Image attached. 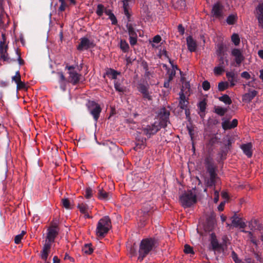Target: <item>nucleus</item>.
Instances as JSON below:
<instances>
[{
	"label": "nucleus",
	"mask_w": 263,
	"mask_h": 263,
	"mask_svg": "<svg viewBox=\"0 0 263 263\" xmlns=\"http://www.w3.org/2000/svg\"><path fill=\"white\" fill-rule=\"evenodd\" d=\"M157 245V240L154 238L150 237L143 239L139 245L138 260L142 262L147 255L156 249Z\"/></svg>",
	"instance_id": "obj_1"
},
{
	"label": "nucleus",
	"mask_w": 263,
	"mask_h": 263,
	"mask_svg": "<svg viewBox=\"0 0 263 263\" xmlns=\"http://www.w3.org/2000/svg\"><path fill=\"white\" fill-rule=\"evenodd\" d=\"M111 228L110 219L108 216H105L99 220L96 228V235L103 237Z\"/></svg>",
	"instance_id": "obj_2"
},
{
	"label": "nucleus",
	"mask_w": 263,
	"mask_h": 263,
	"mask_svg": "<svg viewBox=\"0 0 263 263\" xmlns=\"http://www.w3.org/2000/svg\"><path fill=\"white\" fill-rule=\"evenodd\" d=\"M179 201L184 208H189L196 203L197 196L189 190L180 196Z\"/></svg>",
	"instance_id": "obj_3"
},
{
	"label": "nucleus",
	"mask_w": 263,
	"mask_h": 263,
	"mask_svg": "<svg viewBox=\"0 0 263 263\" xmlns=\"http://www.w3.org/2000/svg\"><path fill=\"white\" fill-rule=\"evenodd\" d=\"M88 110L97 123L100 117L102 108L100 105L94 101H89L86 104Z\"/></svg>",
	"instance_id": "obj_4"
},
{
	"label": "nucleus",
	"mask_w": 263,
	"mask_h": 263,
	"mask_svg": "<svg viewBox=\"0 0 263 263\" xmlns=\"http://www.w3.org/2000/svg\"><path fill=\"white\" fill-rule=\"evenodd\" d=\"M170 115V110L165 107L160 108L158 112V121L157 123H160V125L162 128H165L167 126V123H170L169 117Z\"/></svg>",
	"instance_id": "obj_5"
},
{
	"label": "nucleus",
	"mask_w": 263,
	"mask_h": 263,
	"mask_svg": "<svg viewBox=\"0 0 263 263\" xmlns=\"http://www.w3.org/2000/svg\"><path fill=\"white\" fill-rule=\"evenodd\" d=\"M161 128L162 127L160 125V123L155 121L153 124L142 127V132L143 134L147 136V138H150L160 130Z\"/></svg>",
	"instance_id": "obj_6"
},
{
	"label": "nucleus",
	"mask_w": 263,
	"mask_h": 263,
	"mask_svg": "<svg viewBox=\"0 0 263 263\" xmlns=\"http://www.w3.org/2000/svg\"><path fill=\"white\" fill-rule=\"evenodd\" d=\"M137 87L138 90L142 94L143 99L148 101L152 100V96L149 91V86L147 83H139Z\"/></svg>",
	"instance_id": "obj_7"
},
{
	"label": "nucleus",
	"mask_w": 263,
	"mask_h": 263,
	"mask_svg": "<svg viewBox=\"0 0 263 263\" xmlns=\"http://www.w3.org/2000/svg\"><path fill=\"white\" fill-rule=\"evenodd\" d=\"M80 40V43L77 46V49L79 51L92 48L96 46L93 41L90 40L86 37H82Z\"/></svg>",
	"instance_id": "obj_8"
},
{
	"label": "nucleus",
	"mask_w": 263,
	"mask_h": 263,
	"mask_svg": "<svg viewBox=\"0 0 263 263\" xmlns=\"http://www.w3.org/2000/svg\"><path fill=\"white\" fill-rule=\"evenodd\" d=\"M59 229L57 226H52L48 229L45 242L51 244L54 241L55 238L59 234Z\"/></svg>",
	"instance_id": "obj_9"
},
{
	"label": "nucleus",
	"mask_w": 263,
	"mask_h": 263,
	"mask_svg": "<svg viewBox=\"0 0 263 263\" xmlns=\"http://www.w3.org/2000/svg\"><path fill=\"white\" fill-rule=\"evenodd\" d=\"M128 33L129 35V40L130 44L132 46H134L137 43V34L135 31L133 25L127 23L126 25Z\"/></svg>",
	"instance_id": "obj_10"
},
{
	"label": "nucleus",
	"mask_w": 263,
	"mask_h": 263,
	"mask_svg": "<svg viewBox=\"0 0 263 263\" xmlns=\"http://www.w3.org/2000/svg\"><path fill=\"white\" fill-rule=\"evenodd\" d=\"M204 164L207 172L211 174H217L216 171V166L214 164V160L210 156H207L204 159Z\"/></svg>",
	"instance_id": "obj_11"
},
{
	"label": "nucleus",
	"mask_w": 263,
	"mask_h": 263,
	"mask_svg": "<svg viewBox=\"0 0 263 263\" xmlns=\"http://www.w3.org/2000/svg\"><path fill=\"white\" fill-rule=\"evenodd\" d=\"M3 41L0 42V59L4 61H8L9 60L8 53V46L5 45V35L3 34Z\"/></svg>",
	"instance_id": "obj_12"
},
{
	"label": "nucleus",
	"mask_w": 263,
	"mask_h": 263,
	"mask_svg": "<svg viewBox=\"0 0 263 263\" xmlns=\"http://www.w3.org/2000/svg\"><path fill=\"white\" fill-rule=\"evenodd\" d=\"M231 55L235 58V61L238 66H239L244 60L245 57L242 51L238 48H233L231 50Z\"/></svg>",
	"instance_id": "obj_13"
},
{
	"label": "nucleus",
	"mask_w": 263,
	"mask_h": 263,
	"mask_svg": "<svg viewBox=\"0 0 263 263\" xmlns=\"http://www.w3.org/2000/svg\"><path fill=\"white\" fill-rule=\"evenodd\" d=\"M68 73L69 74L68 82L71 83L73 85H76L79 83L82 77L81 74L78 73L76 71H68Z\"/></svg>",
	"instance_id": "obj_14"
},
{
	"label": "nucleus",
	"mask_w": 263,
	"mask_h": 263,
	"mask_svg": "<svg viewBox=\"0 0 263 263\" xmlns=\"http://www.w3.org/2000/svg\"><path fill=\"white\" fill-rule=\"evenodd\" d=\"M51 245L47 242H45L43 248L41 252V257L46 262L47 260L49 254L50 252Z\"/></svg>",
	"instance_id": "obj_15"
},
{
	"label": "nucleus",
	"mask_w": 263,
	"mask_h": 263,
	"mask_svg": "<svg viewBox=\"0 0 263 263\" xmlns=\"http://www.w3.org/2000/svg\"><path fill=\"white\" fill-rule=\"evenodd\" d=\"M258 92L256 90H249L248 93H245L242 96V101L246 103H250L256 95Z\"/></svg>",
	"instance_id": "obj_16"
},
{
	"label": "nucleus",
	"mask_w": 263,
	"mask_h": 263,
	"mask_svg": "<svg viewBox=\"0 0 263 263\" xmlns=\"http://www.w3.org/2000/svg\"><path fill=\"white\" fill-rule=\"evenodd\" d=\"M118 149V147L116 145L111 143L110 145H109L108 144H103V147L101 150L106 153L112 155L114 152L116 151Z\"/></svg>",
	"instance_id": "obj_17"
},
{
	"label": "nucleus",
	"mask_w": 263,
	"mask_h": 263,
	"mask_svg": "<svg viewBox=\"0 0 263 263\" xmlns=\"http://www.w3.org/2000/svg\"><path fill=\"white\" fill-rule=\"evenodd\" d=\"M186 44L190 52H194L197 49V43L191 36L186 37Z\"/></svg>",
	"instance_id": "obj_18"
},
{
	"label": "nucleus",
	"mask_w": 263,
	"mask_h": 263,
	"mask_svg": "<svg viewBox=\"0 0 263 263\" xmlns=\"http://www.w3.org/2000/svg\"><path fill=\"white\" fill-rule=\"evenodd\" d=\"M222 6L219 4H215L212 8V13L214 16L219 18L222 15Z\"/></svg>",
	"instance_id": "obj_19"
},
{
	"label": "nucleus",
	"mask_w": 263,
	"mask_h": 263,
	"mask_svg": "<svg viewBox=\"0 0 263 263\" xmlns=\"http://www.w3.org/2000/svg\"><path fill=\"white\" fill-rule=\"evenodd\" d=\"M252 145L251 143L242 144L241 148L243 151L244 154L247 156L248 158H250L252 156Z\"/></svg>",
	"instance_id": "obj_20"
},
{
	"label": "nucleus",
	"mask_w": 263,
	"mask_h": 263,
	"mask_svg": "<svg viewBox=\"0 0 263 263\" xmlns=\"http://www.w3.org/2000/svg\"><path fill=\"white\" fill-rule=\"evenodd\" d=\"M98 196L100 199L107 201L111 198V195L109 192H107L102 189L99 190Z\"/></svg>",
	"instance_id": "obj_21"
},
{
	"label": "nucleus",
	"mask_w": 263,
	"mask_h": 263,
	"mask_svg": "<svg viewBox=\"0 0 263 263\" xmlns=\"http://www.w3.org/2000/svg\"><path fill=\"white\" fill-rule=\"evenodd\" d=\"M197 106L200 111L199 112V115L200 117L203 118L205 115L204 112L206 107V102L205 99L200 101L198 104Z\"/></svg>",
	"instance_id": "obj_22"
},
{
	"label": "nucleus",
	"mask_w": 263,
	"mask_h": 263,
	"mask_svg": "<svg viewBox=\"0 0 263 263\" xmlns=\"http://www.w3.org/2000/svg\"><path fill=\"white\" fill-rule=\"evenodd\" d=\"M257 19L263 28V3L258 5L257 8Z\"/></svg>",
	"instance_id": "obj_23"
},
{
	"label": "nucleus",
	"mask_w": 263,
	"mask_h": 263,
	"mask_svg": "<svg viewBox=\"0 0 263 263\" xmlns=\"http://www.w3.org/2000/svg\"><path fill=\"white\" fill-rule=\"evenodd\" d=\"M232 224L235 228H245L246 227V223L241 221V218H235L232 220Z\"/></svg>",
	"instance_id": "obj_24"
},
{
	"label": "nucleus",
	"mask_w": 263,
	"mask_h": 263,
	"mask_svg": "<svg viewBox=\"0 0 263 263\" xmlns=\"http://www.w3.org/2000/svg\"><path fill=\"white\" fill-rule=\"evenodd\" d=\"M217 174L210 175V178L206 180V184L208 187H212L215 185Z\"/></svg>",
	"instance_id": "obj_25"
},
{
	"label": "nucleus",
	"mask_w": 263,
	"mask_h": 263,
	"mask_svg": "<svg viewBox=\"0 0 263 263\" xmlns=\"http://www.w3.org/2000/svg\"><path fill=\"white\" fill-rule=\"evenodd\" d=\"M114 87L117 91L122 93L125 92L126 90V87L118 81H115L114 82Z\"/></svg>",
	"instance_id": "obj_26"
},
{
	"label": "nucleus",
	"mask_w": 263,
	"mask_h": 263,
	"mask_svg": "<svg viewBox=\"0 0 263 263\" xmlns=\"http://www.w3.org/2000/svg\"><path fill=\"white\" fill-rule=\"evenodd\" d=\"M249 227L251 230H253V229H257L259 230V229H261L263 228L260 225L258 220L257 219L251 220L249 222Z\"/></svg>",
	"instance_id": "obj_27"
},
{
	"label": "nucleus",
	"mask_w": 263,
	"mask_h": 263,
	"mask_svg": "<svg viewBox=\"0 0 263 263\" xmlns=\"http://www.w3.org/2000/svg\"><path fill=\"white\" fill-rule=\"evenodd\" d=\"M228 109L220 106H215L214 107V112L220 116H223L227 112Z\"/></svg>",
	"instance_id": "obj_28"
},
{
	"label": "nucleus",
	"mask_w": 263,
	"mask_h": 263,
	"mask_svg": "<svg viewBox=\"0 0 263 263\" xmlns=\"http://www.w3.org/2000/svg\"><path fill=\"white\" fill-rule=\"evenodd\" d=\"M106 74L108 77L111 78L112 79H116L117 76L120 74V72L113 69H109L106 72Z\"/></svg>",
	"instance_id": "obj_29"
},
{
	"label": "nucleus",
	"mask_w": 263,
	"mask_h": 263,
	"mask_svg": "<svg viewBox=\"0 0 263 263\" xmlns=\"http://www.w3.org/2000/svg\"><path fill=\"white\" fill-rule=\"evenodd\" d=\"M219 101L223 102L227 105H230L232 103V100L228 95H223L218 98Z\"/></svg>",
	"instance_id": "obj_30"
},
{
	"label": "nucleus",
	"mask_w": 263,
	"mask_h": 263,
	"mask_svg": "<svg viewBox=\"0 0 263 263\" xmlns=\"http://www.w3.org/2000/svg\"><path fill=\"white\" fill-rule=\"evenodd\" d=\"M82 251L86 254H91L93 251L91 243L85 244L83 247Z\"/></svg>",
	"instance_id": "obj_31"
},
{
	"label": "nucleus",
	"mask_w": 263,
	"mask_h": 263,
	"mask_svg": "<svg viewBox=\"0 0 263 263\" xmlns=\"http://www.w3.org/2000/svg\"><path fill=\"white\" fill-rule=\"evenodd\" d=\"M211 244L213 250H220L222 249V246L219 244L217 239H213L211 242Z\"/></svg>",
	"instance_id": "obj_32"
},
{
	"label": "nucleus",
	"mask_w": 263,
	"mask_h": 263,
	"mask_svg": "<svg viewBox=\"0 0 263 263\" xmlns=\"http://www.w3.org/2000/svg\"><path fill=\"white\" fill-rule=\"evenodd\" d=\"M229 86L228 82L221 81L218 83V89L219 91H223L228 89Z\"/></svg>",
	"instance_id": "obj_33"
},
{
	"label": "nucleus",
	"mask_w": 263,
	"mask_h": 263,
	"mask_svg": "<svg viewBox=\"0 0 263 263\" xmlns=\"http://www.w3.org/2000/svg\"><path fill=\"white\" fill-rule=\"evenodd\" d=\"M120 48L124 52H127L128 51L129 46L126 41L121 40Z\"/></svg>",
	"instance_id": "obj_34"
},
{
	"label": "nucleus",
	"mask_w": 263,
	"mask_h": 263,
	"mask_svg": "<svg viewBox=\"0 0 263 263\" xmlns=\"http://www.w3.org/2000/svg\"><path fill=\"white\" fill-rule=\"evenodd\" d=\"M237 16L234 14L229 15L227 18L226 22L228 24L232 25L235 24L237 21Z\"/></svg>",
	"instance_id": "obj_35"
},
{
	"label": "nucleus",
	"mask_w": 263,
	"mask_h": 263,
	"mask_svg": "<svg viewBox=\"0 0 263 263\" xmlns=\"http://www.w3.org/2000/svg\"><path fill=\"white\" fill-rule=\"evenodd\" d=\"M222 120L223 121L221 123L222 128L225 130L231 129V122L229 120L224 118H223Z\"/></svg>",
	"instance_id": "obj_36"
},
{
	"label": "nucleus",
	"mask_w": 263,
	"mask_h": 263,
	"mask_svg": "<svg viewBox=\"0 0 263 263\" xmlns=\"http://www.w3.org/2000/svg\"><path fill=\"white\" fill-rule=\"evenodd\" d=\"M228 60L224 59V55L218 56V65L219 66L225 67L228 65Z\"/></svg>",
	"instance_id": "obj_37"
},
{
	"label": "nucleus",
	"mask_w": 263,
	"mask_h": 263,
	"mask_svg": "<svg viewBox=\"0 0 263 263\" xmlns=\"http://www.w3.org/2000/svg\"><path fill=\"white\" fill-rule=\"evenodd\" d=\"M232 42L235 46H238L240 44V38L238 34L233 33L231 36Z\"/></svg>",
	"instance_id": "obj_38"
},
{
	"label": "nucleus",
	"mask_w": 263,
	"mask_h": 263,
	"mask_svg": "<svg viewBox=\"0 0 263 263\" xmlns=\"http://www.w3.org/2000/svg\"><path fill=\"white\" fill-rule=\"evenodd\" d=\"M225 67L218 65L214 69V72L216 75H221L224 71Z\"/></svg>",
	"instance_id": "obj_39"
},
{
	"label": "nucleus",
	"mask_w": 263,
	"mask_h": 263,
	"mask_svg": "<svg viewBox=\"0 0 263 263\" xmlns=\"http://www.w3.org/2000/svg\"><path fill=\"white\" fill-rule=\"evenodd\" d=\"M146 141V139L145 138H142V140L141 141H140L139 140V142L136 144V146L134 148L135 149L137 150L138 148H141V149L144 148V147L145 146V143Z\"/></svg>",
	"instance_id": "obj_40"
},
{
	"label": "nucleus",
	"mask_w": 263,
	"mask_h": 263,
	"mask_svg": "<svg viewBox=\"0 0 263 263\" xmlns=\"http://www.w3.org/2000/svg\"><path fill=\"white\" fill-rule=\"evenodd\" d=\"M224 45L223 44H219L218 45V49L217 50V54L218 56L224 55Z\"/></svg>",
	"instance_id": "obj_41"
},
{
	"label": "nucleus",
	"mask_w": 263,
	"mask_h": 263,
	"mask_svg": "<svg viewBox=\"0 0 263 263\" xmlns=\"http://www.w3.org/2000/svg\"><path fill=\"white\" fill-rule=\"evenodd\" d=\"M80 211L83 214L86 213L88 210V206L86 204L84 203H79L78 205Z\"/></svg>",
	"instance_id": "obj_42"
},
{
	"label": "nucleus",
	"mask_w": 263,
	"mask_h": 263,
	"mask_svg": "<svg viewBox=\"0 0 263 263\" xmlns=\"http://www.w3.org/2000/svg\"><path fill=\"white\" fill-rule=\"evenodd\" d=\"M104 7L102 4H98L96 10V13L99 16H101L104 12Z\"/></svg>",
	"instance_id": "obj_43"
},
{
	"label": "nucleus",
	"mask_w": 263,
	"mask_h": 263,
	"mask_svg": "<svg viewBox=\"0 0 263 263\" xmlns=\"http://www.w3.org/2000/svg\"><path fill=\"white\" fill-rule=\"evenodd\" d=\"M226 77L228 79V80H236L237 77V74L235 73L234 72L232 71H228L226 72Z\"/></svg>",
	"instance_id": "obj_44"
},
{
	"label": "nucleus",
	"mask_w": 263,
	"mask_h": 263,
	"mask_svg": "<svg viewBox=\"0 0 263 263\" xmlns=\"http://www.w3.org/2000/svg\"><path fill=\"white\" fill-rule=\"evenodd\" d=\"M184 252L185 254H195L193 247H191L190 245L187 244L185 245L184 246Z\"/></svg>",
	"instance_id": "obj_45"
},
{
	"label": "nucleus",
	"mask_w": 263,
	"mask_h": 263,
	"mask_svg": "<svg viewBox=\"0 0 263 263\" xmlns=\"http://www.w3.org/2000/svg\"><path fill=\"white\" fill-rule=\"evenodd\" d=\"M167 74L168 75V79L169 81H172L176 74V71L174 69H168Z\"/></svg>",
	"instance_id": "obj_46"
},
{
	"label": "nucleus",
	"mask_w": 263,
	"mask_h": 263,
	"mask_svg": "<svg viewBox=\"0 0 263 263\" xmlns=\"http://www.w3.org/2000/svg\"><path fill=\"white\" fill-rule=\"evenodd\" d=\"M189 103L188 99H187V100L179 101V106L181 109H185L187 107Z\"/></svg>",
	"instance_id": "obj_47"
},
{
	"label": "nucleus",
	"mask_w": 263,
	"mask_h": 263,
	"mask_svg": "<svg viewBox=\"0 0 263 263\" xmlns=\"http://www.w3.org/2000/svg\"><path fill=\"white\" fill-rule=\"evenodd\" d=\"M93 191L90 187H88L86 189L85 197L87 199L90 198L92 196Z\"/></svg>",
	"instance_id": "obj_48"
},
{
	"label": "nucleus",
	"mask_w": 263,
	"mask_h": 263,
	"mask_svg": "<svg viewBox=\"0 0 263 263\" xmlns=\"http://www.w3.org/2000/svg\"><path fill=\"white\" fill-rule=\"evenodd\" d=\"M62 205L67 209H71L69 200L68 198H63L62 199Z\"/></svg>",
	"instance_id": "obj_49"
},
{
	"label": "nucleus",
	"mask_w": 263,
	"mask_h": 263,
	"mask_svg": "<svg viewBox=\"0 0 263 263\" xmlns=\"http://www.w3.org/2000/svg\"><path fill=\"white\" fill-rule=\"evenodd\" d=\"M214 227V223L213 221L210 220L208 221L207 222V225L205 226V230L208 231H211Z\"/></svg>",
	"instance_id": "obj_50"
},
{
	"label": "nucleus",
	"mask_w": 263,
	"mask_h": 263,
	"mask_svg": "<svg viewBox=\"0 0 263 263\" xmlns=\"http://www.w3.org/2000/svg\"><path fill=\"white\" fill-rule=\"evenodd\" d=\"M12 81H14L16 83L20 81L21 80V77L19 71H17L15 73V75L12 78Z\"/></svg>",
	"instance_id": "obj_51"
},
{
	"label": "nucleus",
	"mask_w": 263,
	"mask_h": 263,
	"mask_svg": "<svg viewBox=\"0 0 263 263\" xmlns=\"http://www.w3.org/2000/svg\"><path fill=\"white\" fill-rule=\"evenodd\" d=\"M123 9H124V14L126 16V17L128 19V21L130 22V14L128 10L127 5H125V4L123 6Z\"/></svg>",
	"instance_id": "obj_52"
},
{
	"label": "nucleus",
	"mask_w": 263,
	"mask_h": 263,
	"mask_svg": "<svg viewBox=\"0 0 263 263\" xmlns=\"http://www.w3.org/2000/svg\"><path fill=\"white\" fill-rule=\"evenodd\" d=\"M254 255L257 261L262 262H263V259L261 256V254L259 253L258 252H253Z\"/></svg>",
	"instance_id": "obj_53"
},
{
	"label": "nucleus",
	"mask_w": 263,
	"mask_h": 263,
	"mask_svg": "<svg viewBox=\"0 0 263 263\" xmlns=\"http://www.w3.org/2000/svg\"><path fill=\"white\" fill-rule=\"evenodd\" d=\"M202 88L204 90H209L210 88V83L208 81H204L202 83Z\"/></svg>",
	"instance_id": "obj_54"
},
{
	"label": "nucleus",
	"mask_w": 263,
	"mask_h": 263,
	"mask_svg": "<svg viewBox=\"0 0 263 263\" xmlns=\"http://www.w3.org/2000/svg\"><path fill=\"white\" fill-rule=\"evenodd\" d=\"M58 74L60 77L59 83H62L63 82H66V78L64 76V75L63 74V72H58Z\"/></svg>",
	"instance_id": "obj_55"
},
{
	"label": "nucleus",
	"mask_w": 263,
	"mask_h": 263,
	"mask_svg": "<svg viewBox=\"0 0 263 263\" xmlns=\"http://www.w3.org/2000/svg\"><path fill=\"white\" fill-rule=\"evenodd\" d=\"M109 18L111 21V24L112 25H116L118 23L117 20L114 14H112L109 17Z\"/></svg>",
	"instance_id": "obj_56"
},
{
	"label": "nucleus",
	"mask_w": 263,
	"mask_h": 263,
	"mask_svg": "<svg viewBox=\"0 0 263 263\" xmlns=\"http://www.w3.org/2000/svg\"><path fill=\"white\" fill-rule=\"evenodd\" d=\"M16 84H17V89H24L25 88V84L24 82H22L21 80H20V81L17 82L16 83Z\"/></svg>",
	"instance_id": "obj_57"
},
{
	"label": "nucleus",
	"mask_w": 263,
	"mask_h": 263,
	"mask_svg": "<svg viewBox=\"0 0 263 263\" xmlns=\"http://www.w3.org/2000/svg\"><path fill=\"white\" fill-rule=\"evenodd\" d=\"M241 77L246 79H249L251 77L250 74L247 71H243L241 73Z\"/></svg>",
	"instance_id": "obj_58"
},
{
	"label": "nucleus",
	"mask_w": 263,
	"mask_h": 263,
	"mask_svg": "<svg viewBox=\"0 0 263 263\" xmlns=\"http://www.w3.org/2000/svg\"><path fill=\"white\" fill-rule=\"evenodd\" d=\"M178 31L180 35H183L184 33V28L182 24H179L178 26Z\"/></svg>",
	"instance_id": "obj_59"
},
{
	"label": "nucleus",
	"mask_w": 263,
	"mask_h": 263,
	"mask_svg": "<svg viewBox=\"0 0 263 263\" xmlns=\"http://www.w3.org/2000/svg\"><path fill=\"white\" fill-rule=\"evenodd\" d=\"M161 41V37L160 35H157L153 39V42L155 43H159Z\"/></svg>",
	"instance_id": "obj_60"
},
{
	"label": "nucleus",
	"mask_w": 263,
	"mask_h": 263,
	"mask_svg": "<svg viewBox=\"0 0 263 263\" xmlns=\"http://www.w3.org/2000/svg\"><path fill=\"white\" fill-rule=\"evenodd\" d=\"M187 100L185 97V95L183 92V89H181L179 92V101Z\"/></svg>",
	"instance_id": "obj_61"
},
{
	"label": "nucleus",
	"mask_w": 263,
	"mask_h": 263,
	"mask_svg": "<svg viewBox=\"0 0 263 263\" xmlns=\"http://www.w3.org/2000/svg\"><path fill=\"white\" fill-rule=\"evenodd\" d=\"M238 125V120L236 119H234L231 122V129L234 128L236 127Z\"/></svg>",
	"instance_id": "obj_62"
},
{
	"label": "nucleus",
	"mask_w": 263,
	"mask_h": 263,
	"mask_svg": "<svg viewBox=\"0 0 263 263\" xmlns=\"http://www.w3.org/2000/svg\"><path fill=\"white\" fill-rule=\"evenodd\" d=\"M22 238H23L19 235H17L16 236H15V237L14 238L15 243L19 244L21 242Z\"/></svg>",
	"instance_id": "obj_63"
},
{
	"label": "nucleus",
	"mask_w": 263,
	"mask_h": 263,
	"mask_svg": "<svg viewBox=\"0 0 263 263\" xmlns=\"http://www.w3.org/2000/svg\"><path fill=\"white\" fill-rule=\"evenodd\" d=\"M130 253L133 256H135L137 254L136 249L134 247V246L130 248Z\"/></svg>",
	"instance_id": "obj_64"
}]
</instances>
